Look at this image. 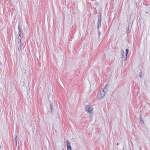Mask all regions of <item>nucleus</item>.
<instances>
[{
	"label": "nucleus",
	"instance_id": "nucleus-1",
	"mask_svg": "<svg viewBox=\"0 0 150 150\" xmlns=\"http://www.w3.org/2000/svg\"><path fill=\"white\" fill-rule=\"evenodd\" d=\"M107 86V85H105L103 88L98 93L97 96V97L98 99L100 100L105 95L106 93L108 91Z\"/></svg>",
	"mask_w": 150,
	"mask_h": 150
},
{
	"label": "nucleus",
	"instance_id": "nucleus-2",
	"mask_svg": "<svg viewBox=\"0 0 150 150\" xmlns=\"http://www.w3.org/2000/svg\"><path fill=\"white\" fill-rule=\"evenodd\" d=\"M99 16L98 17V25L97 26V29H98V34L99 35H100V33L99 31V28L100 27L101 25V14L100 13H100H99ZM100 37V36H99V37Z\"/></svg>",
	"mask_w": 150,
	"mask_h": 150
},
{
	"label": "nucleus",
	"instance_id": "nucleus-3",
	"mask_svg": "<svg viewBox=\"0 0 150 150\" xmlns=\"http://www.w3.org/2000/svg\"><path fill=\"white\" fill-rule=\"evenodd\" d=\"M93 110V108L91 106L89 107V106L87 105L86 106L85 111L87 112L89 114L90 117L91 118L92 117Z\"/></svg>",
	"mask_w": 150,
	"mask_h": 150
},
{
	"label": "nucleus",
	"instance_id": "nucleus-4",
	"mask_svg": "<svg viewBox=\"0 0 150 150\" xmlns=\"http://www.w3.org/2000/svg\"><path fill=\"white\" fill-rule=\"evenodd\" d=\"M22 47V44L21 42H18V49L19 51L21 50V48Z\"/></svg>",
	"mask_w": 150,
	"mask_h": 150
},
{
	"label": "nucleus",
	"instance_id": "nucleus-5",
	"mask_svg": "<svg viewBox=\"0 0 150 150\" xmlns=\"http://www.w3.org/2000/svg\"><path fill=\"white\" fill-rule=\"evenodd\" d=\"M50 106L51 108V112L52 113L54 111L53 106L52 104L51 103Z\"/></svg>",
	"mask_w": 150,
	"mask_h": 150
},
{
	"label": "nucleus",
	"instance_id": "nucleus-6",
	"mask_svg": "<svg viewBox=\"0 0 150 150\" xmlns=\"http://www.w3.org/2000/svg\"><path fill=\"white\" fill-rule=\"evenodd\" d=\"M18 35L21 34V28L20 27V25H19L18 27Z\"/></svg>",
	"mask_w": 150,
	"mask_h": 150
},
{
	"label": "nucleus",
	"instance_id": "nucleus-7",
	"mask_svg": "<svg viewBox=\"0 0 150 150\" xmlns=\"http://www.w3.org/2000/svg\"><path fill=\"white\" fill-rule=\"evenodd\" d=\"M21 34L18 35V42H21Z\"/></svg>",
	"mask_w": 150,
	"mask_h": 150
},
{
	"label": "nucleus",
	"instance_id": "nucleus-8",
	"mask_svg": "<svg viewBox=\"0 0 150 150\" xmlns=\"http://www.w3.org/2000/svg\"><path fill=\"white\" fill-rule=\"evenodd\" d=\"M14 140H15V142H16V146H17V142L18 141V138H17V136L16 134V136H15V137Z\"/></svg>",
	"mask_w": 150,
	"mask_h": 150
},
{
	"label": "nucleus",
	"instance_id": "nucleus-9",
	"mask_svg": "<svg viewBox=\"0 0 150 150\" xmlns=\"http://www.w3.org/2000/svg\"><path fill=\"white\" fill-rule=\"evenodd\" d=\"M121 57L122 58H123L124 57V51H123L122 50H121Z\"/></svg>",
	"mask_w": 150,
	"mask_h": 150
},
{
	"label": "nucleus",
	"instance_id": "nucleus-10",
	"mask_svg": "<svg viewBox=\"0 0 150 150\" xmlns=\"http://www.w3.org/2000/svg\"><path fill=\"white\" fill-rule=\"evenodd\" d=\"M66 142L67 144V147H70L71 146L70 144L69 141L68 140H67L66 141Z\"/></svg>",
	"mask_w": 150,
	"mask_h": 150
},
{
	"label": "nucleus",
	"instance_id": "nucleus-11",
	"mask_svg": "<svg viewBox=\"0 0 150 150\" xmlns=\"http://www.w3.org/2000/svg\"><path fill=\"white\" fill-rule=\"evenodd\" d=\"M140 120L141 122L143 123H144V122L143 120V118L142 117V116L141 115L140 117Z\"/></svg>",
	"mask_w": 150,
	"mask_h": 150
},
{
	"label": "nucleus",
	"instance_id": "nucleus-12",
	"mask_svg": "<svg viewBox=\"0 0 150 150\" xmlns=\"http://www.w3.org/2000/svg\"><path fill=\"white\" fill-rule=\"evenodd\" d=\"M129 52V50L128 49H126V56H127L128 52Z\"/></svg>",
	"mask_w": 150,
	"mask_h": 150
},
{
	"label": "nucleus",
	"instance_id": "nucleus-13",
	"mask_svg": "<svg viewBox=\"0 0 150 150\" xmlns=\"http://www.w3.org/2000/svg\"><path fill=\"white\" fill-rule=\"evenodd\" d=\"M67 150H72L71 146L67 147Z\"/></svg>",
	"mask_w": 150,
	"mask_h": 150
},
{
	"label": "nucleus",
	"instance_id": "nucleus-14",
	"mask_svg": "<svg viewBox=\"0 0 150 150\" xmlns=\"http://www.w3.org/2000/svg\"><path fill=\"white\" fill-rule=\"evenodd\" d=\"M129 27L128 26L127 27V33H128L129 30Z\"/></svg>",
	"mask_w": 150,
	"mask_h": 150
},
{
	"label": "nucleus",
	"instance_id": "nucleus-15",
	"mask_svg": "<svg viewBox=\"0 0 150 150\" xmlns=\"http://www.w3.org/2000/svg\"><path fill=\"white\" fill-rule=\"evenodd\" d=\"M127 56H126V57H125V59L124 60L125 61H126L127 60Z\"/></svg>",
	"mask_w": 150,
	"mask_h": 150
},
{
	"label": "nucleus",
	"instance_id": "nucleus-16",
	"mask_svg": "<svg viewBox=\"0 0 150 150\" xmlns=\"http://www.w3.org/2000/svg\"><path fill=\"white\" fill-rule=\"evenodd\" d=\"M119 144L118 143H117V146Z\"/></svg>",
	"mask_w": 150,
	"mask_h": 150
},
{
	"label": "nucleus",
	"instance_id": "nucleus-17",
	"mask_svg": "<svg viewBox=\"0 0 150 150\" xmlns=\"http://www.w3.org/2000/svg\"><path fill=\"white\" fill-rule=\"evenodd\" d=\"M141 74H142V73H141ZM141 74L140 75V78H141Z\"/></svg>",
	"mask_w": 150,
	"mask_h": 150
}]
</instances>
